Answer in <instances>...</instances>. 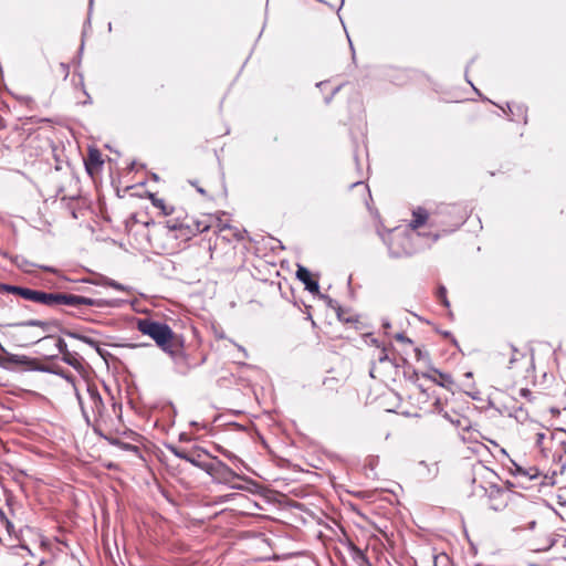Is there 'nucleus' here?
I'll return each instance as SVG.
<instances>
[{"label":"nucleus","mask_w":566,"mask_h":566,"mask_svg":"<svg viewBox=\"0 0 566 566\" xmlns=\"http://www.w3.org/2000/svg\"><path fill=\"white\" fill-rule=\"evenodd\" d=\"M148 198H149L151 205L155 208L160 210L161 214L168 217V216H172L174 213H176L175 206L168 203L164 198H159L156 193H149Z\"/></svg>","instance_id":"nucleus-16"},{"label":"nucleus","mask_w":566,"mask_h":566,"mask_svg":"<svg viewBox=\"0 0 566 566\" xmlns=\"http://www.w3.org/2000/svg\"><path fill=\"white\" fill-rule=\"evenodd\" d=\"M73 337L88 344L90 346L96 348V350L102 355L101 353V349L98 347V342H96L95 339L88 337V336H84V335H77V334H73Z\"/></svg>","instance_id":"nucleus-21"},{"label":"nucleus","mask_w":566,"mask_h":566,"mask_svg":"<svg viewBox=\"0 0 566 566\" xmlns=\"http://www.w3.org/2000/svg\"><path fill=\"white\" fill-rule=\"evenodd\" d=\"M353 189L361 196L363 200L366 199V196L368 195V188L364 182H355L353 185Z\"/></svg>","instance_id":"nucleus-25"},{"label":"nucleus","mask_w":566,"mask_h":566,"mask_svg":"<svg viewBox=\"0 0 566 566\" xmlns=\"http://www.w3.org/2000/svg\"><path fill=\"white\" fill-rule=\"evenodd\" d=\"M502 355L509 357L506 368L511 378H527L533 371V357L513 345L504 347Z\"/></svg>","instance_id":"nucleus-7"},{"label":"nucleus","mask_w":566,"mask_h":566,"mask_svg":"<svg viewBox=\"0 0 566 566\" xmlns=\"http://www.w3.org/2000/svg\"><path fill=\"white\" fill-rule=\"evenodd\" d=\"M124 449H126V450H133V451H137V450H138V448H137V447L132 446V444H124Z\"/></svg>","instance_id":"nucleus-35"},{"label":"nucleus","mask_w":566,"mask_h":566,"mask_svg":"<svg viewBox=\"0 0 566 566\" xmlns=\"http://www.w3.org/2000/svg\"><path fill=\"white\" fill-rule=\"evenodd\" d=\"M548 434H549L548 430L538 431L535 433V442L539 448H542V449L545 448V440L547 439Z\"/></svg>","instance_id":"nucleus-23"},{"label":"nucleus","mask_w":566,"mask_h":566,"mask_svg":"<svg viewBox=\"0 0 566 566\" xmlns=\"http://www.w3.org/2000/svg\"><path fill=\"white\" fill-rule=\"evenodd\" d=\"M206 220L212 223L211 228L214 229V232L222 240L230 241L233 239L237 241H242L247 237V231L244 229H241V228H238V227H234L231 224H227V223L222 222V220L219 218H213V217L209 216L206 218Z\"/></svg>","instance_id":"nucleus-12"},{"label":"nucleus","mask_w":566,"mask_h":566,"mask_svg":"<svg viewBox=\"0 0 566 566\" xmlns=\"http://www.w3.org/2000/svg\"><path fill=\"white\" fill-rule=\"evenodd\" d=\"M473 484H478L479 488L483 489L488 494V506L489 509L500 512L503 511L510 501V494L507 491L500 489L491 482L489 489L482 485L478 478H473Z\"/></svg>","instance_id":"nucleus-11"},{"label":"nucleus","mask_w":566,"mask_h":566,"mask_svg":"<svg viewBox=\"0 0 566 566\" xmlns=\"http://www.w3.org/2000/svg\"><path fill=\"white\" fill-rule=\"evenodd\" d=\"M485 475L491 476V478H496V474L493 471H490L488 469H483L482 473H481V476L483 478Z\"/></svg>","instance_id":"nucleus-29"},{"label":"nucleus","mask_w":566,"mask_h":566,"mask_svg":"<svg viewBox=\"0 0 566 566\" xmlns=\"http://www.w3.org/2000/svg\"><path fill=\"white\" fill-rule=\"evenodd\" d=\"M418 396H419V398L427 397V394L424 391L418 389Z\"/></svg>","instance_id":"nucleus-38"},{"label":"nucleus","mask_w":566,"mask_h":566,"mask_svg":"<svg viewBox=\"0 0 566 566\" xmlns=\"http://www.w3.org/2000/svg\"><path fill=\"white\" fill-rule=\"evenodd\" d=\"M413 350H415L416 358H417L418 360H420V359L422 358V352H421V349L416 347Z\"/></svg>","instance_id":"nucleus-34"},{"label":"nucleus","mask_w":566,"mask_h":566,"mask_svg":"<svg viewBox=\"0 0 566 566\" xmlns=\"http://www.w3.org/2000/svg\"><path fill=\"white\" fill-rule=\"evenodd\" d=\"M172 452L174 454L179 458V459H182L185 461L188 462V459H190V455H191V452H188L186 450H180V449H172Z\"/></svg>","instance_id":"nucleus-26"},{"label":"nucleus","mask_w":566,"mask_h":566,"mask_svg":"<svg viewBox=\"0 0 566 566\" xmlns=\"http://www.w3.org/2000/svg\"><path fill=\"white\" fill-rule=\"evenodd\" d=\"M2 290L52 308L59 306H70L78 310L83 306L104 308L112 305V302L104 298H92L63 292H44L15 285H2Z\"/></svg>","instance_id":"nucleus-1"},{"label":"nucleus","mask_w":566,"mask_h":566,"mask_svg":"<svg viewBox=\"0 0 566 566\" xmlns=\"http://www.w3.org/2000/svg\"><path fill=\"white\" fill-rule=\"evenodd\" d=\"M85 169L87 174L95 178L98 176L104 166L102 153L97 148H90L86 157L84 158Z\"/></svg>","instance_id":"nucleus-13"},{"label":"nucleus","mask_w":566,"mask_h":566,"mask_svg":"<svg viewBox=\"0 0 566 566\" xmlns=\"http://www.w3.org/2000/svg\"><path fill=\"white\" fill-rule=\"evenodd\" d=\"M137 329L143 335L149 336L165 353L171 356H179L182 353V337L172 332L167 324L150 318H139Z\"/></svg>","instance_id":"nucleus-3"},{"label":"nucleus","mask_w":566,"mask_h":566,"mask_svg":"<svg viewBox=\"0 0 566 566\" xmlns=\"http://www.w3.org/2000/svg\"><path fill=\"white\" fill-rule=\"evenodd\" d=\"M20 326H33L41 327L42 329H46L49 327V323L40 321V319H30L28 322H23L19 324Z\"/></svg>","instance_id":"nucleus-24"},{"label":"nucleus","mask_w":566,"mask_h":566,"mask_svg":"<svg viewBox=\"0 0 566 566\" xmlns=\"http://www.w3.org/2000/svg\"><path fill=\"white\" fill-rule=\"evenodd\" d=\"M18 555H20L21 557L25 558L27 556H31V551L27 547V546H20V547H17V553Z\"/></svg>","instance_id":"nucleus-27"},{"label":"nucleus","mask_w":566,"mask_h":566,"mask_svg":"<svg viewBox=\"0 0 566 566\" xmlns=\"http://www.w3.org/2000/svg\"><path fill=\"white\" fill-rule=\"evenodd\" d=\"M370 377L386 382L394 379L397 374V365L388 356L386 347H377L373 354Z\"/></svg>","instance_id":"nucleus-8"},{"label":"nucleus","mask_w":566,"mask_h":566,"mask_svg":"<svg viewBox=\"0 0 566 566\" xmlns=\"http://www.w3.org/2000/svg\"><path fill=\"white\" fill-rule=\"evenodd\" d=\"M216 450L218 452H220L221 454H223L224 457H227L228 459L234 458V455L230 451H228L227 449L222 448L221 446H216Z\"/></svg>","instance_id":"nucleus-28"},{"label":"nucleus","mask_w":566,"mask_h":566,"mask_svg":"<svg viewBox=\"0 0 566 566\" xmlns=\"http://www.w3.org/2000/svg\"><path fill=\"white\" fill-rule=\"evenodd\" d=\"M457 405V399L452 398L451 400L442 401L440 398H436L432 406L434 407V411L441 413L446 419H448L452 424L457 428L462 429L465 434L462 436L463 441H478V437L480 433L476 430H471V421L468 417L461 413H455V417H452L450 413L454 411V406Z\"/></svg>","instance_id":"nucleus-6"},{"label":"nucleus","mask_w":566,"mask_h":566,"mask_svg":"<svg viewBox=\"0 0 566 566\" xmlns=\"http://www.w3.org/2000/svg\"><path fill=\"white\" fill-rule=\"evenodd\" d=\"M465 219V211L458 205H441L432 213L422 207L412 211V219L409 228L413 231L427 224L430 220L431 226L455 227Z\"/></svg>","instance_id":"nucleus-2"},{"label":"nucleus","mask_w":566,"mask_h":566,"mask_svg":"<svg viewBox=\"0 0 566 566\" xmlns=\"http://www.w3.org/2000/svg\"><path fill=\"white\" fill-rule=\"evenodd\" d=\"M208 465L205 467L207 472L216 482L230 484L235 479H242L241 475L235 473L228 464L219 460L217 457H210Z\"/></svg>","instance_id":"nucleus-10"},{"label":"nucleus","mask_w":566,"mask_h":566,"mask_svg":"<svg viewBox=\"0 0 566 566\" xmlns=\"http://www.w3.org/2000/svg\"><path fill=\"white\" fill-rule=\"evenodd\" d=\"M440 377H441L442 379H444V380H447V379H448V377H447V376H444L443 374H440Z\"/></svg>","instance_id":"nucleus-43"},{"label":"nucleus","mask_w":566,"mask_h":566,"mask_svg":"<svg viewBox=\"0 0 566 566\" xmlns=\"http://www.w3.org/2000/svg\"><path fill=\"white\" fill-rule=\"evenodd\" d=\"M76 396H77V399H78L81 406L83 407V405H84L83 398H82L81 394L78 392V390L76 391Z\"/></svg>","instance_id":"nucleus-36"},{"label":"nucleus","mask_w":566,"mask_h":566,"mask_svg":"<svg viewBox=\"0 0 566 566\" xmlns=\"http://www.w3.org/2000/svg\"><path fill=\"white\" fill-rule=\"evenodd\" d=\"M436 296L444 307H450V303L447 297V289L443 285L438 287Z\"/></svg>","instance_id":"nucleus-20"},{"label":"nucleus","mask_w":566,"mask_h":566,"mask_svg":"<svg viewBox=\"0 0 566 566\" xmlns=\"http://www.w3.org/2000/svg\"><path fill=\"white\" fill-rule=\"evenodd\" d=\"M202 455H209V453L202 450L192 451L190 459H188V462L205 471V467L208 465L209 462L202 461Z\"/></svg>","instance_id":"nucleus-18"},{"label":"nucleus","mask_w":566,"mask_h":566,"mask_svg":"<svg viewBox=\"0 0 566 566\" xmlns=\"http://www.w3.org/2000/svg\"><path fill=\"white\" fill-rule=\"evenodd\" d=\"M515 467L517 473L527 476L530 480L537 479L541 475L539 470L535 467L523 468L518 464H515Z\"/></svg>","instance_id":"nucleus-19"},{"label":"nucleus","mask_w":566,"mask_h":566,"mask_svg":"<svg viewBox=\"0 0 566 566\" xmlns=\"http://www.w3.org/2000/svg\"><path fill=\"white\" fill-rule=\"evenodd\" d=\"M86 396L90 407L94 413H101L103 410V400L95 386L86 385Z\"/></svg>","instance_id":"nucleus-14"},{"label":"nucleus","mask_w":566,"mask_h":566,"mask_svg":"<svg viewBox=\"0 0 566 566\" xmlns=\"http://www.w3.org/2000/svg\"><path fill=\"white\" fill-rule=\"evenodd\" d=\"M83 282L95 284V285H104L113 287L117 291H123L124 286L120 283H117L116 281L109 280L104 276H99L98 279H83Z\"/></svg>","instance_id":"nucleus-17"},{"label":"nucleus","mask_w":566,"mask_h":566,"mask_svg":"<svg viewBox=\"0 0 566 566\" xmlns=\"http://www.w3.org/2000/svg\"><path fill=\"white\" fill-rule=\"evenodd\" d=\"M198 190H199L201 193H203V195H208V193H209V191H208V190L202 189V188H198Z\"/></svg>","instance_id":"nucleus-40"},{"label":"nucleus","mask_w":566,"mask_h":566,"mask_svg":"<svg viewBox=\"0 0 566 566\" xmlns=\"http://www.w3.org/2000/svg\"><path fill=\"white\" fill-rule=\"evenodd\" d=\"M57 347L60 348L61 353H63V350L66 348V344L62 338L59 339Z\"/></svg>","instance_id":"nucleus-31"},{"label":"nucleus","mask_w":566,"mask_h":566,"mask_svg":"<svg viewBox=\"0 0 566 566\" xmlns=\"http://www.w3.org/2000/svg\"><path fill=\"white\" fill-rule=\"evenodd\" d=\"M513 528L518 531H526V530H535L537 525H539V528L542 531V535L538 537H535L533 541V547L536 552H545L549 549L553 544L554 539L551 536V532L548 527H546L542 521L537 518V514L535 512V507L533 505H525L520 507L518 512H516V516L512 521Z\"/></svg>","instance_id":"nucleus-4"},{"label":"nucleus","mask_w":566,"mask_h":566,"mask_svg":"<svg viewBox=\"0 0 566 566\" xmlns=\"http://www.w3.org/2000/svg\"><path fill=\"white\" fill-rule=\"evenodd\" d=\"M450 413L452 415V417H455V413H458V412H457V410L454 409V411H451V410H450Z\"/></svg>","instance_id":"nucleus-42"},{"label":"nucleus","mask_w":566,"mask_h":566,"mask_svg":"<svg viewBox=\"0 0 566 566\" xmlns=\"http://www.w3.org/2000/svg\"><path fill=\"white\" fill-rule=\"evenodd\" d=\"M520 395H521V396H523V397H525V398H528V397L532 395V392H531V390H528V389H526V388H522V389L520 390Z\"/></svg>","instance_id":"nucleus-30"},{"label":"nucleus","mask_w":566,"mask_h":566,"mask_svg":"<svg viewBox=\"0 0 566 566\" xmlns=\"http://www.w3.org/2000/svg\"><path fill=\"white\" fill-rule=\"evenodd\" d=\"M51 542L49 541H45V539H42L41 541V547L44 548V549H50L51 548Z\"/></svg>","instance_id":"nucleus-32"},{"label":"nucleus","mask_w":566,"mask_h":566,"mask_svg":"<svg viewBox=\"0 0 566 566\" xmlns=\"http://www.w3.org/2000/svg\"><path fill=\"white\" fill-rule=\"evenodd\" d=\"M168 223H170L175 232L174 234L179 243V250H181L191 238L198 233L208 231L212 227V223L206 219L197 220L188 214L168 219Z\"/></svg>","instance_id":"nucleus-5"},{"label":"nucleus","mask_w":566,"mask_h":566,"mask_svg":"<svg viewBox=\"0 0 566 566\" xmlns=\"http://www.w3.org/2000/svg\"><path fill=\"white\" fill-rule=\"evenodd\" d=\"M397 339L398 340H407V338L405 336H402V335H398ZM408 342H410V340L408 339Z\"/></svg>","instance_id":"nucleus-39"},{"label":"nucleus","mask_w":566,"mask_h":566,"mask_svg":"<svg viewBox=\"0 0 566 566\" xmlns=\"http://www.w3.org/2000/svg\"><path fill=\"white\" fill-rule=\"evenodd\" d=\"M0 523L4 526L6 531L9 535H12L14 532L13 524L9 521V518L4 515V513L0 510Z\"/></svg>","instance_id":"nucleus-22"},{"label":"nucleus","mask_w":566,"mask_h":566,"mask_svg":"<svg viewBox=\"0 0 566 566\" xmlns=\"http://www.w3.org/2000/svg\"><path fill=\"white\" fill-rule=\"evenodd\" d=\"M296 276L305 285L307 291L311 293H318V282L312 279V275L306 268L300 266L296 271Z\"/></svg>","instance_id":"nucleus-15"},{"label":"nucleus","mask_w":566,"mask_h":566,"mask_svg":"<svg viewBox=\"0 0 566 566\" xmlns=\"http://www.w3.org/2000/svg\"><path fill=\"white\" fill-rule=\"evenodd\" d=\"M45 564V560L44 559H41L38 564V566H43Z\"/></svg>","instance_id":"nucleus-41"},{"label":"nucleus","mask_w":566,"mask_h":566,"mask_svg":"<svg viewBox=\"0 0 566 566\" xmlns=\"http://www.w3.org/2000/svg\"><path fill=\"white\" fill-rule=\"evenodd\" d=\"M39 266H40V269H42L45 272H51V273L55 272V269H53L52 266H48V265H39Z\"/></svg>","instance_id":"nucleus-33"},{"label":"nucleus","mask_w":566,"mask_h":566,"mask_svg":"<svg viewBox=\"0 0 566 566\" xmlns=\"http://www.w3.org/2000/svg\"><path fill=\"white\" fill-rule=\"evenodd\" d=\"M174 233L175 232L167 220L165 224L154 230L149 237V241L153 248L158 250L160 253L175 254L180 250L179 243L177 242L176 235Z\"/></svg>","instance_id":"nucleus-9"},{"label":"nucleus","mask_w":566,"mask_h":566,"mask_svg":"<svg viewBox=\"0 0 566 566\" xmlns=\"http://www.w3.org/2000/svg\"><path fill=\"white\" fill-rule=\"evenodd\" d=\"M463 377L469 379V378L473 377V374L471 371H467V373L463 374Z\"/></svg>","instance_id":"nucleus-37"}]
</instances>
